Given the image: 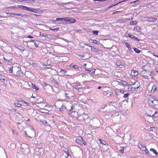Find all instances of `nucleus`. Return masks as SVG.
I'll return each instance as SVG.
<instances>
[{
	"mask_svg": "<svg viewBox=\"0 0 158 158\" xmlns=\"http://www.w3.org/2000/svg\"><path fill=\"white\" fill-rule=\"evenodd\" d=\"M148 102L150 106L158 109V101L155 99L153 96H150L148 97Z\"/></svg>",
	"mask_w": 158,
	"mask_h": 158,
	"instance_id": "f257e3e1",
	"label": "nucleus"
},
{
	"mask_svg": "<svg viewBox=\"0 0 158 158\" xmlns=\"http://www.w3.org/2000/svg\"><path fill=\"white\" fill-rule=\"evenodd\" d=\"M55 105L56 107L60 109V111H63L65 109H67V110H71L73 108L71 105L70 106V108H67L66 106L63 104V102L61 101H56L55 103Z\"/></svg>",
	"mask_w": 158,
	"mask_h": 158,
	"instance_id": "f03ea898",
	"label": "nucleus"
},
{
	"mask_svg": "<svg viewBox=\"0 0 158 158\" xmlns=\"http://www.w3.org/2000/svg\"><path fill=\"white\" fill-rule=\"evenodd\" d=\"M140 86L139 82L138 81H136L131 86H130L128 89L129 90H134L135 89H138Z\"/></svg>",
	"mask_w": 158,
	"mask_h": 158,
	"instance_id": "7ed1b4c3",
	"label": "nucleus"
},
{
	"mask_svg": "<svg viewBox=\"0 0 158 158\" xmlns=\"http://www.w3.org/2000/svg\"><path fill=\"white\" fill-rule=\"evenodd\" d=\"M59 19L62 20L63 23L68 22L71 23H73L75 22L76 21L73 18L70 17L62 18V19Z\"/></svg>",
	"mask_w": 158,
	"mask_h": 158,
	"instance_id": "20e7f679",
	"label": "nucleus"
},
{
	"mask_svg": "<svg viewBox=\"0 0 158 158\" xmlns=\"http://www.w3.org/2000/svg\"><path fill=\"white\" fill-rule=\"evenodd\" d=\"M66 96V98L68 99H69L71 97L73 96V93L71 91H67L65 92V94Z\"/></svg>",
	"mask_w": 158,
	"mask_h": 158,
	"instance_id": "39448f33",
	"label": "nucleus"
},
{
	"mask_svg": "<svg viewBox=\"0 0 158 158\" xmlns=\"http://www.w3.org/2000/svg\"><path fill=\"white\" fill-rule=\"evenodd\" d=\"M23 7L24 8L23 10L31 11L32 12H36V11L37 10L31 7H29L25 6H24V7Z\"/></svg>",
	"mask_w": 158,
	"mask_h": 158,
	"instance_id": "423d86ee",
	"label": "nucleus"
},
{
	"mask_svg": "<svg viewBox=\"0 0 158 158\" xmlns=\"http://www.w3.org/2000/svg\"><path fill=\"white\" fill-rule=\"evenodd\" d=\"M62 19V18H57L56 19V20H51L52 22L54 23H59L61 24L63 23L62 22V20H59V19Z\"/></svg>",
	"mask_w": 158,
	"mask_h": 158,
	"instance_id": "0eeeda50",
	"label": "nucleus"
},
{
	"mask_svg": "<svg viewBox=\"0 0 158 158\" xmlns=\"http://www.w3.org/2000/svg\"><path fill=\"white\" fill-rule=\"evenodd\" d=\"M146 20L150 22H154L157 20V19L155 18L147 17L146 18Z\"/></svg>",
	"mask_w": 158,
	"mask_h": 158,
	"instance_id": "6e6552de",
	"label": "nucleus"
},
{
	"mask_svg": "<svg viewBox=\"0 0 158 158\" xmlns=\"http://www.w3.org/2000/svg\"><path fill=\"white\" fill-rule=\"evenodd\" d=\"M83 140V138L81 136H79L76 139V142L82 145V141Z\"/></svg>",
	"mask_w": 158,
	"mask_h": 158,
	"instance_id": "1a4fd4ad",
	"label": "nucleus"
},
{
	"mask_svg": "<svg viewBox=\"0 0 158 158\" xmlns=\"http://www.w3.org/2000/svg\"><path fill=\"white\" fill-rule=\"evenodd\" d=\"M49 106H47L45 105V104L44 103H40V108L41 109H46L47 107Z\"/></svg>",
	"mask_w": 158,
	"mask_h": 158,
	"instance_id": "9d476101",
	"label": "nucleus"
},
{
	"mask_svg": "<svg viewBox=\"0 0 158 158\" xmlns=\"http://www.w3.org/2000/svg\"><path fill=\"white\" fill-rule=\"evenodd\" d=\"M157 85L156 84L154 83L153 84L152 87V89L151 90L152 93H153L156 90Z\"/></svg>",
	"mask_w": 158,
	"mask_h": 158,
	"instance_id": "9b49d317",
	"label": "nucleus"
},
{
	"mask_svg": "<svg viewBox=\"0 0 158 158\" xmlns=\"http://www.w3.org/2000/svg\"><path fill=\"white\" fill-rule=\"evenodd\" d=\"M137 71L135 70H132L131 72V75L132 76H136L138 75Z\"/></svg>",
	"mask_w": 158,
	"mask_h": 158,
	"instance_id": "f8f14e48",
	"label": "nucleus"
},
{
	"mask_svg": "<svg viewBox=\"0 0 158 158\" xmlns=\"http://www.w3.org/2000/svg\"><path fill=\"white\" fill-rule=\"evenodd\" d=\"M104 94L105 96H107L108 97L112 94V92L109 90H108L105 91L104 93Z\"/></svg>",
	"mask_w": 158,
	"mask_h": 158,
	"instance_id": "ddd939ff",
	"label": "nucleus"
},
{
	"mask_svg": "<svg viewBox=\"0 0 158 158\" xmlns=\"http://www.w3.org/2000/svg\"><path fill=\"white\" fill-rule=\"evenodd\" d=\"M73 87L75 88L76 89L78 90L81 89H82V86L80 84L73 85Z\"/></svg>",
	"mask_w": 158,
	"mask_h": 158,
	"instance_id": "4468645a",
	"label": "nucleus"
},
{
	"mask_svg": "<svg viewBox=\"0 0 158 158\" xmlns=\"http://www.w3.org/2000/svg\"><path fill=\"white\" fill-rule=\"evenodd\" d=\"M6 14L7 15L10 14V15H14V16H15V15H17V16H21L22 17H23L24 16H26V15H23V14H17L16 13L12 14V13H6Z\"/></svg>",
	"mask_w": 158,
	"mask_h": 158,
	"instance_id": "2eb2a0df",
	"label": "nucleus"
},
{
	"mask_svg": "<svg viewBox=\"0 0 158 158\" xmlns=\"http://www.w3.org/2000/svg\"><path fill=\"white\" fill-rule=\"evenodd\" d=\"M50 80L54 84H58V82L55 79L53 78H50Z\"/></svg>",
	"mask_w": 158,
	"mask_h": 158,
	"instance_id": "dca6fc26",
	"label": "nucleus"
},
{
	"mask_svg": "<svg viewBox=\"0 0 158 158\" xmlns=\"http://www.w3.org/2000/svg\"><path fill=\"white\" fill-rule=\"evenodd\" d=\"M150 151L151 152H152L156 155V156H158V153L155 149L153 148H151L150 149Z\"/></svg>",
	"mask_w": 158,
	"mask_h": 158,
	"instance_id": "f3484780",
	"label": "nucleus"
},
{
	"mask_svg": "<svg viewBox=\"0 0 158 158\" xmlns=\"http://www.w3.org/2000/svg\"><path fill=\"white\" fill-rule=\"evenodd\" d=\"M140 28L138 26L135 27L134 28V31L136 32H138L140 31Z\"/></svg>",
	"mask_w": 158,
	"mask_h": 158,
	"instance_id": "a211bd4d",
	"label": "nucleus"
},
{
	"mask_svg": "<svg viewBox=\"0 0 158 158\" xmlns=\"http://www.w3.org/2000/svg\"><path fill=\"white\" fill-rule=\"evenodd\" d=\"M102 51L101 50L97 49L95 51V54L96 55L101 54L102 53Z\"/></svg>",
	"mask_w": 158,
	"mask_h": 158,
	"instance_id": "6ab92c4d",
	"label": "nucleus"
},
{
	"mask_svg": "<svg viewBox=\"0 0 158 158\" xmlns=\"http://www.w3.org/2000/svg\"><path fill=\"white\" fill-rule=\"evenodd\" d=\"M115 91L116 92H120L123 94H124L126 92L125 91L123 90H122L117 89H115Z\"/></svg>",
	"mask_w": 158,
	"mask_h": 158,
	"instance_id": "aec40b11",
	"label": "nucleus"
},
{
	"mask_svg": "<svg viewBox=\"0 0 158 158\" xmlns=\"http://www.w3.org/2000/svg\"><path fill=\"white\" fill-rule=\"evenodd\" d=\"M21 69L20 68L19 70H18V71H17L16 73V75L17 77H19L21 76Z\"/></svg>",
	"mask_w": 158,
	"mask_h": 158,
	"instance_id": "412c9836",
	"label": "nucleus"
},
{
	"mask_svg": "<svg viewBox=\"0 0 158 158\" xmlns=\"http://www.w3.org/2000/svg\"><path fill=\"white\" fill-rule=\"evenodd\" d=\"M99 141L100 143L102 144L106 145V142L104 140L102 139H99Z\"/></svg>",
	"mask_w": 158,
	"mask_h": 158,
	"instance_id": "4be33fe9",
	"label": "nucleus"
},
{
	"mask_svg": "<svg viewBox=\"0 0 158 158\" xmlns=\"http://www.w3.org/2000/svg\"><path fill=\"white\" fill-rule=\"evenodd\" d=\"M64 152L67 155V157L69 156H70L69 154V151H68V149L67 148H65L64 150Z\"/></svg>",
	"mask_w": 158,
	"mask_h": 158,
	"instance_id": "5701e85b",
	"label": "nucleus"
},
{
	"mask_svg": "<svg viewBox=\"0 0 158 158\" xmlns=\"http://www.w3.org/2000/svg\"><path fill=\"white\" fill-rule=\"evenodd\" d=\"M13 71H14V72L15 73V72H16L17 71H18V70H19V69H20L19 67H13Z\"/></svg>",
	"mask_w": 158,
	"mask_h": 158,
	"instance_id": "b1692460",
	"label": "nucleus"
},
{
	"mask_svg": "<svg viewBox=\"0 0 158 158\" xmlns=\"http://www.w3.org/2000/svg\"><path fill=\"white\" fill-rule=\"evenodd\" d=\"M59 73L61 76L65 75L63 71V69H60L59 70Z\"/></svg>",
	"mask_w": 158,
	"mask_h": 158,
	"instance_id": "393cba45",
	"label": "nucleus"
},
{
	"mask_svg": "<svg viewBox=\"0 0 158 158\" xmlns=\"http://www.w3.org/2000/svg\"><path fill=\"white\" fill-rule=\"evenodd\" d=\"M120 83H121V84H123V85H124L126 86L128 85L127 82L125 81L121 80L120 82Z\"/></svg>",
	"mask_w": 158,
	"mask_h": 158,
	"instance_id": "a878e982",
	"label": "nucleus"
},
{
	"mask_svg": "<svg viewBox=\"0 0 158 158\" xmlns=\"http://www.w3.org/2000/svg\"><path fill=\"white\" fill-rule=\"evenodd\" d=\"M85 70L86 71H90L92 74H94L95 73V69H93L91 70H89V69H85Z\"/></svg>",
	"mask_w": 158,
	"mask_h": 158,
	"instance_id": "bb28decb",
	"label": "nucleus"
},
{
	"mask_svg": "<svg viewBox=\"0 0 158 158\" xmlns=\"http://www.w3.org/2000/svg\"><path fill=\"white\" fill-rule=\"evenodd\" d=\"M134 51L136 53H139L141 51L139 50V49H137V48H133Z\"/></svg>",
	"mask_w": 158,
	"mask_h": 158,
	"instance_id": "cd10ccee",
	"label": "nucleus"
},
{
	"mask_svg": "<svg viewBox=\"0 0 158 158\" xmlns=\"http://www.w3.org/2000/svg\"><path fill=\"white\" fill-rule=\"evenodd\" d=\"M70 67L74 68L75 69H79V68L76 65H74L72 64H71L69 65Z\"/></svg>",
	"mask_w": 158,
	"mask_h": 158,
	"instance_id": "c85d7f7f",
	"label": "nucleus"
},
{
	"mask_svg": "<svg viewBox=\"0 0 158 158\" xmlns=\"http://www.w3.org/2000/svg\"><path fill=\"white\" fill-rule=\"evenodd\" d=\"M99 32V31H92V33L93 35H98Z\"/></svg>",
	"mask_w": 158,
	"mask_h": 158,
	"instance_id": "c756f323",
	"label": "nucleus"
},
{
	"mask_svg": "<svg viewBox=\"0 0 158 158\" xmlns=\"http://www.w3.org/2000/svg\"><path fill=\"white\" fill-rule=\"evenodd\" d=\"M27 1L28 3H33L35 2V0H23V2Z\"/></svg>",
	"mask_w": 158,
	"mask_h": 158,
	"instance_id": "7c9ffc66",
	"label": "nucleus"
},
{
	"mask_svg": "<svg viewBox=\"0 0 158 158\" xmlns=\"http://www.w3.org/2000/svg\"><path fill=\"white\" fill-rule=\"evenodd\" d=\"M43 66L44 68L48 69L51 68L52 67V65H46V64H44Z\"/></svg>",
	"mask_w": 158,
	"mask_h": 158,
	"instance_id": "2f4dec72",
	"label": "nucleus"
},
{
	"mask_svg": "<svg viewBox=\"0 0 158 158\" xmlns=\"http://www.w3.org/2000/svg\"><path fill=\"white\" fill-rule=\"evenodd\" d=\"M59 29H60V28L59 27H57V28H54V29H52L51 27H50L49 28V29L50 30H52V31H57L58 30H59Z\"/></svg>",
	"mask_w": 158,
	"mask_h": 158,
	"instance_id": "473e14b6",
	"label": "nucleus"
},
{
	"mask_svg": "<svg viewBox=\"0 0 158 158\" xmlns=\"http://www.w3.org/2000/svg\"><path fill=\"white\" fill-rule=\"evenodd\" d=\"M137 22L136 21H134L130 22V24L131 25H136L137 23Z\"/></svg>",
	"mask_w": 158,
	"mask_h": 158,
	"instance_id": "72a5a7b5",
	"label": "nucleus"
},
{
	"mask_svg": "<svg viewBox=\"0 0 158 158\" xmlns=\"http://www.w3.org/2000/svg\"><path fill=\"white\" fill-rule=\"evenodd\" d=\"M140 146L141 148H140V149L142 150L143 151H144L147 148L145 146H142L141 145H140Z\"/></svg>",
	"mask_w": 158,
	"mask_h": 158,
	"instance_id": "f704fd0d",
	"label": "nucleus"
},
{
	"mask_svg": "<svg viewBox=\"0 0 158 158\" xmlns=\"http://www.w3.org/2000/svg\"><path fill=\"white\" fill-rule=\"evenodd\" d=\"M14 104L16 106L18 107H20L21 106H22V105L21 104L19 103H16L15 102Z\"/></svg>",
	"mask_w": 158,
	"mask_h": 158,
	"instance_id": "c9c22d12",
	"label": "nucleus"
},
{
	"mask_svg": "<svg viewBox=\"0 0 158 158\" xmlns=\"http://www.w3.org/2000/svg\"><path fill=\"white\" fill-rule=\"evenodd\" d=\"M32 87L33 88L35 89L36 90H39V88L36 85L32 84Z\"/></svg>",
	"mask_w": 158,
	"mask_h": 158,
	"instance_id": "e433bc0d",
	"label": "nucleus"
},
{
	"mask_svg": "<svg viewBox=\"0 0 158 158\" xmlns=\"http://www.w3.org/2000/svg\"><path fill=\"white\" fill-rule=\"evenodd\" d=\"M126 47L129 49H131V47L129 44L127 42H126Z\"/></svg>",
	"mask_w": 158,
	"mask_h": 158,
	"instance_id": "4c0bfd02",
	"label": "nucleus"
},
{
	"mask_svg": "<svg viewBox=\"0 0 158 158\" xmlns=\"http://www.w3.org/2000/svg\"><path fill=\"white\" fill-rule=\"evenodd\" d=\"M40 122L44 125H46L47 124V122L44 120H40Z\"/></svg>",
	"mask_w": 158,
	"mask_h": 158,
	"instance_id": "58836bf2",
	"label": "nucleus"
},
{
	"mask_svg": "<svg viewBox=\"0 0 158 158\" xmlns=\"http://www.w3.org/2000/svg\"><path fill=\"white\" fill-rule=\"evenodd\" d=\"M23 7H24V6L22 5H18L16 7V8L18 9L19 8H21L23 10L24 8Z\"/></svg>",
	"mask_w": 158,
	"mask_h": 158,
	"instance_id": "ea45409f",
	"label": "nucleus"
},
{
	"mask_svg": "<svg viewBox=\"0 0 158 158\" xmlns=\"http://www.w3.org/2000/svg\"><path fill=\"white\" fill-rule=\"evenodd\" d=\"M97 49L94 48L93 46L91 47V50L94 52L95 53V51H96Z\"/></svg>",
	"mask_w": 158,
	"mask_h": 158,
	"instance_id": "a19ab883",
	"label": "nucleus"
},
{
	"mask_svg": "<svg viewBox=\"0 0 158 158\" xmlns=\"http://www.w3.org/2000/svg\"><path fill=\"white\" fill-rule=\"evenodd\" d=\"M97 49L94 48L93 46L91 47V50L94 52L95 53V51H96Z\"/></svg>",
	"mask_w": 158,
	"mask_h": 158,
	"instance_id": "79ce46f5",
	"label": "nucleus"
},
{
	"mask_svg": "<svg viewBox=\"0 0 158 158\" xmlns=\"http://www.w3.org/2000/svg\"><path fill=\"white\" fill-rule=\"evenodd\" d=\"M0 80H3L4 81H5V80L4 77L1 74H0Z\"/></svg>",
	"mask_w": 158,
	"mask_h": 158,
	"instance_id": "37998d69",
	"label": "nucleus"
},
{
	"mask_svg": "<svg viewBox=\"0 0 158 158\" xmlns=\"http://www.w3.org/2000/svg\"><path fill=\"white\" fill-rule=\"evenodd\" d=\"M155 130V127H151L150 128V131H154Z\"/></svg>",
	"mask_w": 158,
	"mask_h": 158,
	"instance_id": "c03bdc74",
	"label": "nucleus"
},
{
	"mask_svg": "<svg viewBox=\"0 0 158 158\" xmlns=\"http://www.w3.org/2000/svg\"><path fill=\"white\" fill-rule=\"evenodd\" d=\"M42 85L43 86H49V87H51V86L48 85L47 83H45V82H43L42 84Z\"/></svg>",
	"mask_w": 158,
	"mask_h": 158,
	"instance_id": "a18cd8bd",
	"label": "nucleus"
},
{
	"mask_svg": "<svg viewBox=\"0 0 158 158\" xmlns=\"http://www.w3.org/2000/svg\"><path fill=\"white\" fill-rule=\"evenodd\" d=\"M13 67H10L9 70V72L10 73H12L13 70Z\"/></svg>",
	"mask_w": 158,
	"mask_h": 158,
	"instance_id": "49530a36",
	"label": "nucleus"
},
{
	"mask_svg": "<svg viewBox=\"0 0 158 158\" xmlns=\"http://www.w3.org/2000/svg\"><path fill=\"white\" fill-rule=\"evenodd\" d=\"M116 64L120 68H121L122 67V65H121L120 64V62L119 61H117L116 62Z\"/></svg>",
	"mask_w": 158,
	"mask_h": 158,
	"instance_id": "de8ad7c7",
	"label": "nucleus"
},
{
	"mask_svg": "<svg viewBox=\"0 0 158 158\" xmlns=\"http://www.w3.org/2000/svg\"><path fill=\"white\" fill-rule=\"evenodd\" d=\"M130 95L129 93H127L124 94V95L123 96V97L124 98H127Z\"/></svg>",
	"mask_w": 158,
	"mask_h": 158,
	"instance_id": "09e8293b",
	"label": "nucleus"
},
{
	"mask_svg": "<svg viewBox=\"0 0 158 158\" xmlns=\"http://www.w3.org/2000/svg\"><path fill=\"white\" fill-rule=\"evenodd\" d=\"M91 40L92 41V42L94 43H95L97 44H98V42L96 40Z\"/></svg>",
	"mask_w": 158,
	"mask_h": 158,
	"instance_id": "8fccbe9b",
	"label": "nucleus"
},
{
	"mask_svg": "<svg viewBox=\"0 0 158 158\" xmlns=\"http://www.w3.org/2000/svg\"><path fill=\"white\" fill-rule=\"evenodd\" d=\"M133 39L135 40H136L137 41H139V40L136 37H135V36H134L133 38Z\"/></svg>",
	"mask_w": 158,
	"mask_h": 158,
	"instance_id": "3c124183",
	"label": "nucleus"
},
{
	"mask_svg": "<svg viewBox=\"0 0 158 158\" xmlns=\"http://www.w3.org/2000/svg\"><path fill=\"white\" fill-rule=\"evenodd\" d=\"M87 144V143L83 139V140L82 141V143L81 145H86Z\"/></svg>",
	"mask_w": 158,
	"mask_h": 158,
	"instance_id": "603ef678",
	"label": "nucleus"
},
{
	"mask_svg": "<svg viewBox=\"0 0 158 158\" xmlns=\"http://www.w3.org/2000/svg\"><path fill=\"white\" fill-rule=\"evenodd\" d=\"M124 149L123 148V149H121L119 150V152L121 154H123L124 153Z\"/></svg>",
	"mask_w": 158,
	"mask_h": 158,
	"instance_id": "864d4df0",
	"label": "nucleus"
},
{
	"mask_svg": "<svg viewBox=\"0 0 158 158\" xmlns=\"http://www.w3.org/2000/svg\"><path fill=\"white\" fill-rule=\"evenodd\" d=\"M145 152V153L146 154H147L148 155H149V152L148 150L146 148V150L144 151Z\"/></svg>",
	"mask_w": 158,
	"mask_h": 158,
	"instance_id": "5fc2aeb1",
	"label": "nucleus"
},
{
	"mask_svg": "<svg viewBox=\"0 0 158 158\" xmlns=\"http://www.w3.org/2000/svg\"><path fill=\"white\" fill-rule=\"evenodd\" d=\"M6 61H7V62H9L10 63V62L12 63V59H11L10 60H7V59H6ZM6 63H8V64L9 63H8V62H6Z\"/></svg>",
	"mask_w": 158,
	"mask_h": 158,
	"instance_id": "6e6d98bb",
	"label": "nucleus"
},
{
	"mask_svg": "<svg viewBox=\"0 0 158 158\" xmlns=\"http://www.w3.org/2000/svg\"><path fill=\"white\" fill-rule=\"evenodd\" d=\"M152 116L153 117H154L155 118H156L157 116H158V114H157V115H156L155 114H152Z\"/></svg>",
	"mask_w": 158,
	"mask_h": 158,
	"instance_id": "4d7b16f0",
	"label": "nucleus"
},
{
	"mask_svg": "<svg viewBox=\"0 0 158 158\" xmlns=\"http://www.w3.org/2000/svg\"><path fill=\"white\" fill-rule=\"evenodd\" d=\"M34 43L35 46L36 47H38V44L37 43H36L35 42Z\"/></svg>",
	"mask_w": 158,
	"mask_h": 158,
	"instance_id": "13d9d810",
	"label": "nucleus"
},
{
	"mask_svg": "<svg viewBox=\"0 0 158 158\" xmlns=\"http://www.w3.org/2000/svg\"><path fill=\"white\" fill-rule=\"evenodd\" d=\"M28 42H33L34 43L35 42V41L33 40H30L28 41Z\"/></svg>",
	"mask_w": 158,
	"mask_h": 158,
	"instance_id": "bf43d9fd",
	"label": "nucleus"
},
{
	"mask_svg": "<svg viewBox=\"0 0 158 158\" xmlns=\"http://www.w3.org/2000/svg\"><path fill=\"white\" fill-rule=\"evenodd\" d=\"M19 101H20V102H22V103H25V102L22 99H21V100H19Z\"/></svg>",
	"mask_w": 158,
	"mask_h": 158,
	"instance_id": "052dcab7",
	"label": "nucleus"
},
{
	"mask_svg": "<svg viewBox=\"0 0 158 158\" xmlns=\"http://www.w3.org/2000/svg\"><path fill=\"white\" fill-rule=\"evenodd\" d=\"M27 38H33V37L31 35H29L28 36H27Z\"/></svg>",
	"mask_w": 158,
	"mask_h": 158,
	"instance_id": "680f3d73",
	"label": "nucleus"
},
{
	"mask_svg": "<svg viewBox=\"0 0 158 158\" xmlns=\"http://www.w3.org/2000/svg\"><path fill=\"white\" fill-rule=\"evenodd\" d=\"M131 35V34H127L126 35V37H130V35Z\"/></svg>",
	"mask_w": 158,
	"mask_h": 158,
	"instance_id": "e2e57ef3",
	"label": "nucleus"
},
{
	"mask_svg": "<svg viewBox=\"0 0 158 158\" xmlns=\"http://www.w3.org/2000/svg\"><path fill=\"white\" fill-rule=\"evenodd\" d=\"M134 36V35H130V38L131 39H133Z\"/></svg>",
	"mask_w": 158,
	"mask_h": 158,
	"instance_id": "0e129e2a",
	"label": "nucleus"
},
{
	"mask_svg": "<svg viewBox=\"0 0 158 158\" xmlns=\"http://www.w3.org/2000/svg\"><path fill=\"white\" fill-rule=\"evenodd\" d=\"M156 115H157L158 114V112L157 111H156L155 112V114Z\"/></svg>",
	"mask_w": 158,
	"mask_h": 158,
	"instance_id": "69168bd1",
	"label": "nucleus"
},
{
	"mask_svg": "<svg viewBox=\"0 0 158 158\" xmlns=\"http://www.w3.org/2000/svg\"><path fill=\"white\" fill-rule=\"evenodd\" d=\"M85 45H87V46H88L91 47V48L92 47V46L90 45V44H86Z\"/></svg>",
	"mask_w": 158,
	"mask_h": 158,
	"instance_id": "338daca9",
	"label": "nucleus"
},
{
	"mask_svg": "<svg viewBox=\"0 0 158 158\" xmlns=\"http://www.w3.org/2000/svg\"><path fill=\"white\" fill-rule=\"evenodd\" d=\"M63 71L65 75L66 74L67 71L66 70H63Z\"/></svg>",
	"mask_w": 158,
	"mask_h": 158,
	"instance_id": "774afa93",
	"label": "nucleus"
}]
</instances>
